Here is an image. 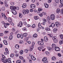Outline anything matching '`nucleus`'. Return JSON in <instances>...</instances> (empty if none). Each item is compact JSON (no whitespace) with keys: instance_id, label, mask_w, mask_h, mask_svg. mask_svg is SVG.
Masks as SVG:
<instances>
[{"instance_id":"1","label":"nucleus","mask_w":63,"mask_h":63,"mask_svg":"<svg viewBox=\"0 0 63 63\" xmlns=\"http://www.w3.org/2000/svg\"><path fill=\"white\" fill-rule=\"evenodd\" d=\"M50 18L52 20H53L55 18V16L54 14H52L50 16Z\"/></svg>"},{"instance_id":"2","label":"nucleus","mask_w":63,"mask_h":63,"mask_svg":"<svg viewBox=\"0 0 63 63\" xmlns=\"http://www.w3.org/2000/svg\"><path fill=\"white\" fill-rule=\"evenodd\" d=\"M11 11L12 12L13 15H16V10H11Z\"/></svg>"},{"instance_id":"3","label":"nucleus","mask_w":63,"mask_h":63,"mask_svg":"<svg viewBox=\"0 0 63 63\" xmlns=\"http://www.w3.org/2000/svg\"><path fill=\"white\" fill-rule=\"evenodd\" d=\"M54 49L55 51H60V49L58 47H55Z\"/></svg>"},{"instance_id":"4","label":"nucleus","mask_w":63,"mask_h":63,"mask_svg":"<svg viewBox=\"0 0 63 63\" xmlns=\"http://www.w3.org/2000/svg\"><path fill=\"white\" fill-rule=\"evenodd\" d=\"M44 41L45 42H47L48 41V38L47 36H45L44 38Z\"/></svg>"},{"instance_id":"5","label":"nucleus","mask_w":63,"mask_h":63,"mask_svg":"<svg viewBox=\"0 0 63 63\" xmlns=\"http://www.w3.org/2000/svg\"><path fill=\"white\" fill-rule=\"evenodd\" d=\"M36 6L35 5L33 4H31L30 6V7L32 9H34V8H35V7Z\"/></svg>"},{"instance_id":"6","label":"nucleus","mask_w":63,"mask_h":63,"mask_svg":"<svg viewBox=\"0 0 63 63\" xmlns=\"http://www.w3.org/2000/svg\"><path fill=\"white\" fill-rule=\"evenodd\" d=\"M10 9L11 10H16V8L15 6H10Z\"/></svg>"},{"instance_id":"7","label":"nucleus","mask_w":63,"mask_h":63,"mask_svg":"<svg viewBox=\"0 0 63 63\" xmlns=\"http://www.w3.org/2000/svg\"><path fill=\"white\" fill-rule=\"evenodd\" d=\"M22 24L23 23L22 22H20L19 23L18 26L19 27H21L22 26Z\"/></svg>"},{"instance_id":"8","label":"nucleus","mask_w":63,"mask_h":63,"mask_svg":"<svg viewBox=\"0 0 63 63\" xmlns=\"http://www.w3.org/2000/svg\"><path fill=\"white\" fill-rule=\"evenodd\" d=\"M55 25V24H54V23H51V24L49 26V27H52L53 28H54V26Z\"/></svg>"},{"instance_id":"9","label":"nucleus","mask_w":63,"mask_h":63,"mask_svg":"<svg viewBox=\"0 0 63 63\" xmlns=\"http://www.w3.org/2000/svg\"><path fill=\"white\" fill-rule=\"evenodd\" d=\"M31 59H32V60H34V61L36 60V58L33 55L31 56Z\"/></svg>"},{"instance_id":"10","label":"nucleus","mask_w":63,"mask_h":63,"mask_svg":"<svg viewBox=\"0 0 63 63\" xmlns=\"http://www.w3.org/2000/svg\"><path fill=\"white\" fill-rule=\"evenodd\" d=\"M7 20L9 22H11L12 21V19L10 18H8Z\"/></svg>"},{"instance_id":"11","label":"nucleus","mask_w":63,"mask_h":63,"mask_svg":"<svg viewBox=\"0 0 63 63\" xmlns=\"http://www.w3.org/2000/svg\"><path fill=\"white\" fill-rule=\"evenodd\" d=\"M56 25V26H58L59 25H60V23H59L58 22H55Z\"/></svg>"},{"instance_id":"12","label":"nucleus","mask_w":63,"mask_h":63,"mask_svg":"<svg viewBox=\"0 0 63 63\" xmlns=\"http://www.w3.org/2000/svg\"><path fill=\"white\" fill-rule=\"evenodd\" d=\"M33 46H32L31 47H30V49H29V50L30 51H31L33 49Z\"/></svg>"},{"instance_id":"13","label":"nucleus","mask_w":63,"mask_h":63,"mask_svg":"<svg viewBox=\"0 0 63 63\" xmlns=\"http://www.w3.org/2000/svg\"><path fill=\"white\" fill-rule=\"evenodd\" d=\"M39 18V17L38 16H35L34 17V19L35 20H38Z\"/></svg>"},{"instance_id":"14","label":"nucleus","mask_w":63,"mask_h":63,"mask_svg":"<svg viewBox=\"0 0 63 63\" xmlns=\"http://www.w3.org/2000/svg\"><path fill=\"white\" fill-rule=\"evenodd\" d=\"M44 4V6L46 8H47L48 7V5L46 3H45Z\"/></svg>"},{"instance_id":"15","label":"nucleus","mask_w":63,"mask_h":63,"mask_svg":"<svg viewBox=\"0 0 63 63\" xmlns=\"http://www.w3.org/2000/svg\"><path fill=\"white\" fill-rule=\"evenodd\" d=\"M23 8H25L26 7V3H24L23 4V6H22Z\"/></svg>"},{"instance_id":"16","label":"nucleus","mask_w":63,"mask_h":63,"mask_svg":"<svg viewBox=\"0 0 63 63\" xmlns=\"http://www.w3.org/2000/svg\"><path fill=\"white\" fill-rule=\"evenodd\" d=\"M45 30L47 31H50V29L48 28H46L45 29Z\"/></svg>"},{"instance_id":"17","label":"nucleus","mask_w":63,"mask_h":63,"mask_svg":"<svg viewBox=\"0 0 63 63\" xmlns=\"http://www.w3.org/2000/svg\"><path fill=\"white\" fill-rule=\"evenodd\" d=\"M47 60V58L46 57H44L42 60V61L43 62Z\"/></svg>"},{"instance_id":"18","label":"nucleus","mask_w":63,"mask_h":63,"mask_svg":"<svg viewBox=\"0 0 63 63\" xmlns=\"http://www.w3.org/2000/svg\"><path fill=\"white\" fill-rule=\"evenodd\" d=\"M57 28H54L53 29V32L54 33H56V32H57Z\"/></svg>"},{"instance_id":"19","label":"nucleus","mask_w":63,"mask_h":63,"mask_svg":"<svg viewBox=\"0 0 63 63\" xmlns=\"http://www.w3.org/2000/svg\"><path fill=\"white\" fill-rule=\"evenodd\" d=\"M10 25V24L9 23H6V24H5L4 25V27L5 28H7V25Z\"/></svg>"},{"instance_id":"20","label":"nucleus","mask_w":63,"mask_h":63,"mask_svg":"<svg viewBox=\"0 0 63 63\" xmlns=\"http://www.w3.org/2000/svg\"><path fill=\"white\" fill-rule=\"evenodd\" d=\"M5 50L6 53H7V54H9V50H8V48H5Z\"/></svg>"},{"instance_id":"21","label":"nucleus","mask_w":63,"mask_h":63,"mask_svg":"<svg viewBox=\"0 0 63 63\" xmlns=\"http://www.w3.org/2000/svg\"><path fill=\"white\" fill-rule=\"evenodd\" d=\"M11 58H9L8 59V63H12V62H11Z\"/></svg>"},{"instance_id":"22","label":"nucleus","mask_w":63,"mask_h":63,"mask_svg":"<svg viewBox=\"0 0 63 63\" xmlns=\"http://www.w3.org/2000/svg\"><path fill=\"white\" fill-rule=\"evenodd\" d=\"M22 13L24 15H25V14H26V10H23Z\"/></svg>"},{"instance_id":"23","label":"nucleus","mask_w":63,"mask_h":63,"mask_svg":"<svg viewBox=\"0 0 63 63\" xmlns=\"http://www.w3.org/2000/svg\"><path fill=\"white\" fill-rule=\"evenodd\" d=\"M15 47L16 48H19V46L18 45H16L15 46Z\"/></svg>"},{"instance_id":"24","label":"nucleus","mask_w":63,"mask_h":63,"mask_svg":"<svg viewBox=\"0 0 63 63\" xmlns=\"http://www.w3.org/2000/svg\"><path fill=\"white\" fill-rule=\"evenodd\" d=\"M19 17H20V18H22V16H23L22 14L20 13H19Z\"/></svg>"},{"instance_id":"25","label":"nucleus","mask_w":63,"mask_h":63,"mask_svg":"<svg viewBox=\"0 0 63 63\" xmlns=\"http://www.w3.org/2000/svg\"><path fill=\"white\" fill-rule=\"evenodd\" d=\"M59 44L60 45H62V44H63V40H60L59 42Z\"/></svg>"},{"instance_id":"26","label":"nucleus","mask_w":63,"mask_h":63,"mask_svg":"<svg viewBox=\"0 0 63 63\" xmlns=\"http://www.w3.org/2000/svg\"><path fill=\"white\" fill-rule=\"evenodd\" d=\"M56 12L58 14L59 13H60V9H57L56 10Z\"/></svg>"},{"instance_id":"27","label":"nucleus","mask_w":63,"mask_h":63,"mask_svg":"<svg viewBox=\"0 0 63 63\" xmlns=\"http://www.w3.org/2000/svg\"><path fill=\"white\" fill-rule=\"evenodd\" d=\"M37 34H34L33 35V37H34L35 38H37Z\"/></svg>"},{"instance_id":"28","label":"nucleus","mask_w":63,"mask_h":63,"mask_svg":"<svg viewBox=\"0 0 63 63\" xmlns=\"http://www.w3.org/2000/svg\"><path fill=\"white\" fill-rule=\"evenodd\" d=\"M13 36L12 35H11L10 36L9 38V40H12V39H13Z\"/></svg>"},{"instance_id":"29","label":"nucleus","mask_w":63,"mask_h":63,"mask_svg":"<svg viewBox=\"0 0 63 63\" xmlns=\"http://www.w3.org/2000/svg\"><path fill=\"white\" fill-rule=\"evenodd\" d=\"M23 34L24 36L25 37H26L27 36V33H23Z\"/></svg>"},{"instance_id":"30","label":"nucleus","mask_w":63,"mask_h":63,"mask_svg":"<svg viewBox=\"0 0 63 63\" xmlns=\"http://www.w3.org/2000/svg\"><path fill=\"white\" fill-rule=\"evenodd\" d=\"M52 60H54L55 61L56 60V58L55 57H53L52 58Z\"/></svg>"},{"instance_id":"31","label":"nucleus","mask_w":63,"mask_h":63,"mask_svg":"<svg viewBox=\"0 0 63 63\" xmlns=\"http://www.w3.org/2000/svg\"><path fill=\"white\" fill-rule=\"evenodd\" d=\"M45 53L46 55H49V52L47 51H46L45 52Z\"/></svg>"},{"instance_id":"32","label":"nucleus","mask_w":63,"mask_h":63,"mask_svg":"<svg viewBox=\"0 0 63 63\" xmlns=\"http://www.w3.org/2000/svg\"><path fill=\"white\" fill-rule=\"evenodd\" d=\"M1 10H2V11H5V10H6L5 7H2L1 8Z\"/></svg>"},{"instance_id":"33","label":"nucleus","mask_w":63,"mask_h":63,"mask_svg":"<svg viewBox=\"0 0 63 63\" xmlns=\"http://www.w3.org/2000/svg\"><path fill=\"white\" fill-rule=\"evenodd\" d=\"M38 26L39 27V28H41L42 27V26H41V24L40 23H39L38 24Z\"/></svg>"},{"instance_id":"34","label":"nucleus","mask_w":63,"mask_h":63,"mask_svg":"<svg viewBox=\"0 0 63 63\" xmlns=\"http://www.w3.org/2000/svg\"><path fill=\"white\" fill-rule=\"evenodd\" d=\"M0 61L1 62H4L5 61V60L1 58L0 59Z\"/></svg>"},{"instance_id":"35","label":"nucleus","mask_w":63,"mask_h":63,"mask_svg":"<svg viewBox=\"0 0 63 63\" xmlns=\"http://www.w3.org/2000/svg\"><path fill=\"white\" fill-rule=\"evenodd\" d=\"M52 47H56V45L54 44H52Z\"/></svg>"},{"instance_id":"36","label":"nucleus","mask_w":63,"mask_h":63,"mask_svg":"<svg viewBox=\"0 0 63 63\" xmlns=\"http://www.w3.org/2000/svg\"><path fill=\"white\" fill-rule=\"evenodd\" d=\"M19 58H20V59L22 60H23V57L21 56H19Z\"/></svg>"},{"instance_id":"37","label":"nucleus","mask_w":63,"mask_h":63,"mask_svg":"<svg viewBox=\"0 0 63 63\" xmlns=\"http://www.w3.org/2000/svg\"><path fill=\"white\" fill-rule=\"evenodd\" d=\"M1 15H2V17H4V16L5 15V14L3 13H1Z\"/></svg>"},{"instance_id":"38","label":"nucleus","mask_w":63,"mask_h":63,"mask_svg":"<svg viewBox=\"0 0 63 63\" xmlns=\"http://www.w3.org/2000/svg\"><path fill=\"white\" fill-rule=\"evenodd\" d=\"M38 11H43V9L41 8H39Z\"/></svg>"},{"instance_id":"39","label":"nucleus","mask_w":63,"mask_h":63,"mask_svg":"<svg viewBox=\"0 0 63 63\" xmlns=\"http://www.w3.org/2000/svg\"><path fill=\"white\" fill-rule=\"evenodd\" d=\"M16 62L17 63H21V61L20 60H18L16 61Z\"/></svg>"},{"instance_id":"40","label":"nucleus","mask_w":63,"mask_h":63,"mask_svg":"<svg viewBox=\"0 0 63 63\" xmlns=\"http://www.w3.org/2000/svg\"><path fill=\"white\" fill-rule=\"evenodd\" d=\"M57 39H56L53 40V42L54 43H57Z\"/></svg>"},{"instance_id":"41","label":"nucleus","mask_w":63,"mask_h":63,"mask_svg":"<svg viewBox=\"0 0 63 63\" xmlns=\"http://www.w3.org/2000/svg\"><path fill=\"white\" fill-rule=\"evenodd\" d=\"M57 38L56 36H55L53 37L52 39L53 40H55V39H56Z\"/></svg>"},{"instance_id":"42","label":"nucleus","mask_w":63,"mask_h":63,"mask_svg":"<svg viewBox=\"0 0 63 63\" xmlns=\"http://www.w3.org/2000/svg\"><path fill=\"white\" fill-rule=\"evenodd\" d=\"M24 52H26V53H27L28 52V50L26 49H25L24 50Z\"/></svg>"},{"instance_id":"43","label":"nucleus","mask_w":63,"mask_h":63,"mask_svg":"<svg viewBox=\"0 0 63 63\" xmlns=\"http://www.w3.org/2000/svg\"><path fill=\"white\" fill-rule=\"evenodd\" d=\"M17 37L18 38H19L20 37V35L19 34H18L17 35Z\"/></svg>"},{"instance_id":"44","label":"nucleus","mask_w":63,"mask_h":63,"mask_svg":"<svg viewBox=\"0 0 63 63\" xmlns=\"http://www.w3.org/2000/svg\"><path fill=\"white\" fill-rule=\"evenodd\" d=\"M20 37L21 39H22L23 38V34H20Z\"/></svg>"},{"instance_id":"45","label":"nucleus","mask_w":63,"mask_h":63,"mask_svg":"<svg viewBox=\"0 0 63 63\" xmlns=\"http://www.w3.org/2000/svg\"><path fill=\"white\" fill-rule=\"evenodd\" d=\"M60 1L61 4L63 5V0H60Z\"/></svg>"},{"instance_id":"46","label":"nucleus","mask_w":63,"mask_h":63,"mask_svg":"<svg viewBox=\"0 0 63 63\" xmlns=\"http://www.w3.org/2000/svg\"><path fill=\"white\" fill-rule=\"evenodd\" d=\"M23 53V50H21L20 51V54L21 55Z\"/></svg>"},{"instance_id":"47","label":"nucleus","mask_w":63,"mask_h":63,"mask_svg":"<svg viewBox=\"0 0 63 63\" xmlns=\"http://www.w3.org/2000/svg\"><path fill=\"white\" fill-rule=\"evenodd\" d=\"M14 56V54H12L10 55V57H13Z\"/></svg>"},{"instance_id":"48","label":"nucleus","mask_w":63,"mask_h":63,"mask_svg":"<svg viewBox=\"0 0 63 63\" xmlns=\"http://www.w3.org/2000/svg\"><path fill=\"white\" fill-rule=\"evenodd\" d=\"M55 1L56 3H58L59 2V0H55Z\"/></svg>"},{"instance_id":"49","label":"nucleus","mask_w":63,"mask_h":63,"mask_svg":"<svg viewBox=\"0 0 63 63\" xmlns=\"http://www.w3.org/2000/svg\"><path fill=\"white\" fill-rule=\"evenodd\" d=\"M8 59H6L5 61L4 62V63H6L8 62Z\"/></svg>"},{"instance_id":"50","label":"nucleus","mask_w":63,"mask_h":63,"mask_svg":"<svg viewBox=\"0 0 63 63\" xmlns=\"http://www.w3.org/2000/svg\"><path fill=\"white\" fill-rule=\"evenodd\" d=\"M35 24H33L32 26V27L33 28H35Z\"/></svg>"},{"instance_id":"51","label":"nucleus","mask_w":63,"mask_h":63,"mask_svg":"<svg viewBox=\"0 0 63 63\" xmlns=\"http://www.w3.org/2000/svg\"><path fill=\"white\" fill-rule=\"evenodd\" d=\"M47 19L48 20H50V17H49V16H47Z\"/></svg>"},{"instance_id":"52","label":"nucleus","mask_w":63,"mask_h":63,"mask_svg":"<svg viewBox=\"0 0 63 63\" xmlns=\"http://www.w3.org/2000/svg\"><path fill=\"white\" fill-rule=\"evenodd\" d=\"M42 13L43 16H45V15H47V13L46 12H43Z\"/></svg>"},{"instance_id":"53","label":"nucleus","mask_w":63,"mask_h":63,"mask_svg":"<svg viewBox=\"0 0 63 63\" xmlns=\"http://www.w3.org/2000/svg\"><path fill=\"white\" fill-rule=\"evenodd\" d=\"M60 37L61 38V39H63V35H60Z\"/></svg>"},{"instance_id":"54","label":"nucleus","mask_w":63,"mask_h":63,"mask_svg":"<svg viewBox=\"0 0 63 63\" xmlns=\"http://www.w3.org/2000/svg\"><path fill=\"white\" fill-rule=\"evenodd\" d=\"M19 43L20 44H22V43H23V41H20L19 42Z\"/></svg>"},{"instance_id":"55","label":"nucleus","mask_w":63,"mask_h":63,"mask_svg":"<svg viewBox=\"0 0 63 63\" xmlns=\"http://www.w3.org/2000/svg\"><path fill=\"white\" fill-rule=\"evenodd\" d=\"M35 42H32V46H34V45H35Z\"/></svg>"},{"instance_id":"56","label":"nucleus","mask_w":63,"mask_h":63,"mask_svg":"<svg viewBox=\"0 0 63 63\" xmlns=\"http://www.w3.org/2000/svg\"><path fill=\"white\" fill-rule=\"evenodd\" d=\"M59 7L60 8H61V7L63 8V4H61V5H59Z\"/></svg>"},{"instance_id":"57","label":"nucleus","mask_w":63,"mask_h":63,"mask_svg":"<svg viewBox=\"0 0 63 63\" xmlns=\"http://www.w3.org/2000/svg\"><path fill=\"white\" fill-rule=\"evenodd\" d=\"M38 49L39 51H41V50H42V48L40 47H38Z\"/></svg>"},{"instance_id":"58","label":"nucleus","mask_w":63,"mask_h":63,"mask_svg":"<svg viewBox=\"0 0 63 63\" xmlns=\"http://www.w3.org/2000/svg\"><path fill=\"white\" fill-rule=\"evenodd\" d=\"M11 5H12V6H13V5H14L15 4H14V2H12L11 3H10Z\"/></svg>"},{"instance_id":"59","label":"nucleus","mask_w":63,"mask_h":63,"mask_svg":"<svg viewBox=\"0 0 63 63\" xmlns=\"http://www.w3.org/2000/svg\"><path fill=\"white\" fill-rule=\"evenodd\" d=\"M12 31L13 32H15V31H16V30H15V28H13L12 29Z\"/></svg>"},{"instance_id":"60","label":"nucleus","mask_w":63,"mask_h":63,"mask_svg":"<svg viewBox=\"0 0 63 63\" xmlns=\"http://www.w3.org/2000/svg\"><path fill=\"white\" fill-rule=\"evenodd\" d=\"M22 30L23 31H26V29L25 28H24L22 29Z\"/></svg>"},{"instance_id":"61","label":"nucleus","mask_w":63,"mask_h":63,"mask_svg":"<svg viewBox=\"0 0 63 63\" xmlns=\"http://www.w3.org/2000/svg\"><path fill=\"white\" fill-rule=\"evenodd\" d=\"M4 18L6 20H7V17L6 16V15L4 16Z\"/></svg>"},{"instance_id":"62","label":"nucleus","mask_w":63,"mask_h":63,"mask_svg":"<svg viewBox=\"0 0 63 63\" xmlns=\"http://www.w3.org/2000/svg\"><path fill=\"white\" fill-rule=\"evenodd\" d=\"M39 15L40 16H42L43 15L42 13H41V14H39Z\"/></svg>"},{"instance_id":"63","label":"nucleus","mask_w":63,"mask_h":63,"mask_svg":"<svg viewBox=\"0 0 63 63\" xmlns=\"http://www.w3.org/2000/svg\"><path fill=\"white\" fill-rule=\"evenodd\" d=\"M23 23L25 25H27V23L26 22H24Z\"/></svg>"},{"instance_id":"64","label":"nucleus","mask_w":63,"mask_h":63,"mask_svg":"<svg viewBox=\"0 0 63 63\" xmlns=\"http://www.w3.org/2000/svg\"><path fill=\"white\" fill-rule=\"evenodd\" d=\"M26 14H28L29 13V10H26Z\"/></svg>"}]
</instances>
